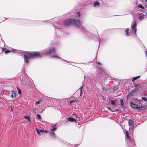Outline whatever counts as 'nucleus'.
Wrapping results in <instances>:
<instances>
[{"label": "nucleus", "mask_w": 147, "mask_h": 147, "mask_svg": "<svg viewBox=\"0 0 147 147\" xmlns=\"http://www.w3.org/2000/svg\"><path fill=\"white\" fill-rule=\"evenodd\" d=\"M76 100H73L70 101L69 102V103H70V105H71V104L73 102H76Z\"/></svg>", "instance_id": "nucleus-42"}, {"label": "nucleus", "mask_w": 147, "mask_h": 147, "mask_svg": "<svg viewBox=\"0 0 147 147\" xmlns=\"http://www.w3.org/2000/svg\"><path fill=\"white\" fill-rule=\"evenodd\" d=\"M128 13L129 14L130 13H131V12L129 11H128Z\"/></svg>", "instance_id": "nucleus-62"}, {"label": "nucleus", "mask_w": 147, "mask_h": 147, "mask_svg": "<svg viewBox=\"0 0 147 147\" xmlns=\"http://www.w3.org/2000/svg\"><path fill=\"white\" fill-rule=\"evenodd\" d=\"M79 90H80V95H81L82 92V86H81L79 88Z\"/></svg>", "instance_id": "nucleus-38"}, {"label": "nucleus", "mask_w": 147, "mask_h": 147, "mask_svg": "<svg viewBox=\"0 0 147 147\" xmlns=\"http://www.w3.org/2000/svg\"><path fill=\"white\" fill-rule=\"evenodd\" d=\"M145 105L142 106H141V110H144L145 109Z\"/></svg>", "instance_id": "nucleus-39"}, {"label": "nucleus", "mask_w": 147, "mask_h": 147, "mask_svg": "<svg viewBox=\"0 0 147 147\" xmlns=\"http://www.w3.org/2000/svg\"><path fill=\"white\" fill-rule=\"evenodd\" d=\"M140 86V85L138 84H136L134 85V87H137L138 86Z\"/></svg>", "instance_id": "nucleus-53"}, {"label": "nucleus", "mask_w": 147, "mask_h": 147, "mask_svg": "<svg viewBox=\"0 0 147 147\" xmlns=\"http://www.w3.org/2000/svg\"><path fill=\"white\" fill-rule=\"evenodd\" d=\"M34 54H30L29 56H28L26 55H24V61L26 63H28L29 62V59L30 58L33 59L36 57H34Z\"/></svg>", "instance_id": "nucleus-3"}, {"label": "nucleus", "mask_w": 147, "mask_h": 147, "mask_svg": "<svg viewBox=\"0 0 147 147\" xmlns=\"http://www.w3.org/2000/svg\"><path fill=\"white\" fill-rule=\"evenodd\" d=\"M113 79V78H112V77H110V79H110V80H112Z\"/></svg>", "instance_id": "nucleus-59"}, {"label": "nucleus", "mask_w": 147, "mask_h": 147, "mask_svg": "<svg viewBox=\"0 0 147 147\" xmlns=\"http://www.w3.org/2000/svg\"><path fill=\"white\" fill-rule=\"evenodd\" d=\"M9 52H10V49H9V50H6L5 52V54H7V53H8Z\"/></svg>", "instance_id": "nucleus-41"}, {"label": "nucleus", "mask_w": 147, "mask_h": 147, "mask_svg": "<svg viewBox=\"0 0 147 147\" xmlns=\"http://www.w3.org/2000/svg\"><path fill=\"white\" fill-rule=\"evenodd\" d=\"M40 52H36L38 53L39 55L38 56H36V58H41L43 55H46L48 54L47 48L41 50Z\"/></svg>", "instance_id": "nucleus-4"}, {"label": "nucleus", "mask_w": 147, "mask_h": 147, "mask_svg": "<svg viewBox=\"0 0 147 147\" xmlns=\"http://www.w3.org/2000/svg\"><path fill=\"white\" fill-rule=\"evenodd\" d=\"M116 111H120L118 109H116Z\"/></svg>", "instance_id": "nucleus-61"}, {"label": "nucleus", "mask_w": 147, "mask_h": 147, "mask_svg": "<svg viewBox=\"0 0 147 147\" xmlns=\"http://www.w3.org/2000/svg\"><path fill=\"white\" fill-rule=\"evenodd\" d=\"M99 68L100 70V74H103L104 73V70L103 68L101 67H99Z\"/></svg>", "instance_id": "nucleus-25"}, {"label": "nucleus", "mask_w": 147, "mask_h": 147, "mask_svg": "<svg viewBox=\"0 0 147 147\" xmlns=\"http://www.w3.org/2000/svg\"><path fill=\"white\" fill-rule=\"evenodd\" d=\"M140 9L139 10H138V11L142 12H144V11L145 10L144 9Z\"/></svg>", "instance_id": "nucleus-48"}, {"label": "nucleus", "mask_w": 147, "mask_h": 147, "mask_svg": "<svg viewBox=\"0 0 147 147\" xmlns=\"http://www.w3.org/2000/svg\"><path fill=\"white\" fill-rule=\"evenodd\" d=\"M26 53L28 55V56H29V55L30 54H34V57H36V56H37L39 55V53L38 52H30L29 51H27L26 52Z\"/></svg>", "instance_id": "nucleus-9"}, {"label": "nucleus", "mask_w": 147, "mask_h": 147, "mask_svg": "<svg viewBox=\"0 0 147 147\" xmlns=\"http://www.w3.org/2000/svg\"><path fill=\"white\" fill-rule=\"evenodd\" d=\"M137 7H138L142 9H144V7L141 4H138L137 5Z\"/></svg>", "instance_id": "nucleus-29"}, {"label": "nucleus", "mask_w": 147, "mask_h": 147, "mask_svg": "<svg viewBox=\"0 0 147 147\" xmlns=\"http://www.w3.org/2000/svg\"><path fill=\"white\" fill-rule=\"evenodd\" d=\"M120 105L122 107H124L125 106L124 104L123 100L122 99H120Z\"/></svg>", "instance_id": "nucleus-21"}, {"label": "nucleus", "mask_w": 147, "mask_h": 147, "mask_svg": "<svg viewBox=\"0 0 147 147\" xmlns=\"http://www.w3.org/2000/svg\"><path fill=\"white\" fill-rule=\"evenodd\" d=\"M72 115L73 116V117H75L77 118L76 119L78 121H80V118L79 116H78L76 114L74 113L72 114Z\"/></svg>", "instance_id": "nucleus-22"}, {"label": "nucleus", "mask_w": 147, "mask_h": 147, "mask_svg": "<svg viewBox=\"0 0 147 147\" xmlns=\"http://www.w3.org/2000/svg\"><path fill=\"white\" fill-rule=\"evenodd\" d=\"M125 132L126 136L127 138L128 139H129L130 138L129 137V133L128 132V131L127 130H125Z\"/></svg>", "instance_id": "nucleus-28"}, {"label": "nucleus", "mask_w": 147, "mask_h": 147, "mask_svg": "<svg viewBox=\"0 0 147 147\" xmlns=\"http://www.w3.org/2000/svg\"><path fill=\"white\" fill-rule=\"evenodd\" d=\"M63 59V60H64V61H66V62H67V63H70V62H69L68 61H67V60H64V59Z\"/></svg>", "instance_id": "nucleus-58"}, {"label": "nucleus", "mask_w": 147, "mask_h": 147, "mask_svg": "<svg viewBox=\"0 0 147 147\" xmlns=\"http://www.w3.org/2000/svg\"><path fill=\"white\" fill-rule=\"evenodd\" d=\"M77 145H74V146H74L75 147H76Z\"/></svg>", "instance_id": "nucleus-64"}, {"label": "nucleus", "mask_w": 147, "mask_h": 147, "mask_svg": "<svg viewBox=\"0 0 147 147\" xmlns=\"http://www.w3.org/2000/svg\"><path fill=\"white\" fill-rule=\"evenodd\" d=\"M133 31L134 32V34L135 35V36H137L136 35V30H134V31Z\"/></svg>", "instance_id": "nucleus-54"}, {"label": "nucleus", "mask_w": 147, "mask_h": 147, "mask_svg": "<svg viewBox=\"0 0 147 147\" xmlns=\"http://www.w3.org/2000/svg\"><path fill=\"white\" fill-rule=\"evenodd\" d=\"M134 122L132 119H130L128 121V125L130 127H129V129H130V130H131L133 131L134 129V125H135Z\"/></svg>", "instance_id": "nucleus-6"}, {"label": "nucleus", "mask_w": 147, "mask_h": 147, "mask_svg": "<svg viewBox=\"0 0 147 147\" xmlns=\"http://www.w3.org/2000/svg\"><path fill=\"white\" fill-rule=\"evenodd\" d=\"M28 122H29V123H31V118H30V119H28Z\"/></svg>", "instance_id": "nucleus-57"}, {"label": "nucleus", "mask_w": 147, "mask_h": 147, "mask_svg": "<svg viewBox=\"0 0 147 147\" xmlns=\"http://www.w3.org/2000/svg\"><path fill=\"white\" fill-rule=\"evenodd\" d=\"M35 130L36 131V132L38 135H40V133H42V131H43L42 129H39L37 128H36L35 129Z\"/></svg>", "instance_id": "nucleus-20"}, {"label": "nucleus", "mask_w": 147, "mask_h": 147, "mask_svg": "<svg viewBox=\"0 0 147 147\" xmlns=\"http://www.w3.org/2000/svg\"><path fill=\"white\" fill-rule=\"evenodd\" d=\"M119 88V87L117 85L114 86L113 88L111 87L109 88L110 89V91L111 92H113L114 91L117 90Z\"/></svg>", "instance_id": "nucleus-12"}, {"label": "nucleus", "mask_w": 147, "mask_h": 147, "mask_svg": "<svg viewBox=\"0 0 147 147\" xmlns=\"http://www.w3.org/2000/svg\"><path fill=\"white\" fill-rule=\"evenodd\" d=\"M73 23H74L76 27L80 29V31L84 35H85L86 37L90 38L91 37V34L88 31H87L84 28L80 25V21L79 20H75L74 18L73 20Z\"/></svg>", "instance_id": "nucleus-1"}, {"label": "nucleus", "mask_w": 147, "mask_h": 147, "mask_svg": "<svg viewBox=\"0 0 147 147\" xmlns=\"http://www.w3.org/2000/svg\"><path fill=\"white\" fill-rule=\"evenodd\" d=\"M110 104L113 107H115L117 105V104L113 100H112L111 101Z\"/></svg>", "instance_id": "nucleus-18"}, {"label": "nucleus", "mask_w": 147, "mask_h": 147, "mask_svg": "<svg viewBox=\"0 0 147 147\" xmlns=\"http://www.w3.org/2000/svg\"><path fill=\"white\" fill-rule=\"evenodd\" d=\"M104 79V76H102V74H100L99 75L95 77L94 80V83H95V82H102Z\"/></svg>", "instance_id": "nucleus-5"}, {"label": "nucleus", "mask_w": 147, "mask_h": 147, "mask_svg": "<svg viewBox=\"0 0 147 147\" xmlns=\"http://www.w3.org/2000/svg\"><path fill=\"white\" fill-rule=\"evenodd\" d=\"M140 95L141 96H144L147 97V94L143 92L142 93H141L140 94Z\"/></svg>", "instance_id": "nucleus-34"}, {"label": "nucleus", "mask_w": 147, "mask_h": 147, "mask_svg": "<svg viewBox=\"0 0 147 147\" xmlns=\"http://www.w3.org/2000/svg\"><path fill=\"white\" fill-rule=\"evenodd\" d=\"M46 98V97L43 96L41 98L40 100H41V102L43 100H45Z\"/></svg>", "instance_id": "nucleus-37"}, {"label": "nucleus", "mask_w": 147, "mask_h": 147, "mask_svg": "<svg viewBox=\"0 0 147 147\" xmlns=\"http://www.w3.org/2000/svg\"><path fill=\"white\" fill-rule=\"evenodd\" d=\"M25 71V67L24 66L23 67L22 69V72L23 73Z\"/></svg>", "instance_id": "nucleus-44"}, {"label": "nucleus", "mask_w": 147, "mask_h": 147, "mask_svg": "<svg viewBox=\"0 0 147 147\" xmlns=\"http://www.w3.org/2000/svg\"><path fill=\"white\" fill-rule=\"evenodd\" d=\"M10 52H12L17 53H20L22 52L20 50H16L12 48H10Z\"/></svg>", "instance_id": "nucleus-11"}, {"label": "nucleus", "mask_w": 147, "mask_h": 147, "mask_svg": "<svg viewBox=\"0 0 147 147\" xmlns=\"http://www.w3.org/2000/svg\"><path fill=\"white\" fill-rule=\"evenodd\" d=\"M129 28H127L125 30V35L126 36H128L129 35Z\"/></svg>", "instance_id": "nucleus-24"}, {"label": "nucleus", "mask_w": 147, "mask_h": 147, "mask_svg": "<svg viewBox=\"0 0 147 147\" xmlns=\"http://www.w3.org/2000/svg\"><path fill=\"white\" fill-rule=\"evenodd\" d=\"M57 129V127H51L50 131H55Z\"/></svg>", "instance_id": "nucleus-35"}, {"label": "nucleus", "mask_w": 147, "mask_h": 147, "mask_svg": "<svg viewBox=\"0 0 147 147\" xmlns=\"http://www.w3.org/2000/svg\"><path fill=\"white\" fill-rule=\"evenodd\" d=\"M140 77V76H137L136 77H133L132 78V81H133L134 80H135L137 79L138 78H139Z\"/></svg>", "instance_id": "nucleus-30"}, {"label": "nucleus", "mask_w": 147, "mask_h": 147, "mask_svg": "<svg viewBox=\"0 0 147 147\" xmlns=\"http://www.w3.org/2000/svg\"><path fill=\"white\" fill-rule=\"evenodd\" d=\"M100 5V4L99 2H98V1H96L94 2V3L93 4V7H95L97 6H98Z\"/></svg>", "instance_id": "nucleus-17"}, {"label": "nucleus", "mask_w": 147, "mask_h": 147, "mask_svg": "<svg viewBox=\"0 0 147 147\" xmlns=\"http://www.w3.org/2000/svg\"><path fill=\"white\" fill-rule=\"evenodd\" d=\"M130 105L133 108H136L137 106H138V104L134 103L132 102H130Z\"/></svg>", "instance_id": "nucleus-19"}, {"label": "nucleus", "mask_w": 147, "mask_h": 147, "mask_svg": "<svg viewBox=\"0 0 147 147\" xmlns=\"http://www.w3.org/2000/svg\"><path fill=\"white\" fill-rule=\"evenodd\" d=\"M7 93H8V95L10 96V95L11 94V91H8L7 92Z\"/></svg>", "instance_id": "nucleus-50"}, {"label": "nucleus", "mask_w": 147, "mask_h": 147, "mask_svg": "<svg viewBox=\"0 0 147 147\" xmlns=\"http://www.w3.org/2000/svg\"><path fill=\"white\" fill-rule=\"evenodd\" d=\"M96 63H98V64H99V65H102V64H101L100 63V62H96Z\"/></svg>", "instance_id": "nucleus-55"}, {"label": "nucleus", "mask_w": 147, "mask_h": 147, "mask_svg": "<svg viewBox=\"0 0 147 147\" xmlns=\"http://www.w3.org/2000/svg\"><path fill=\"white\" fill-rule=\"evenodd\" d=\"M134 92H135L134 91L132 90L129 93H128V95L127 96V100H128L130 96H133L134 95Z\"/></svg>", "instance_id": "nucleus-14"}, {"label": "nucleus", "mask_w": 147, "mask_h": 147, "mask_svg": "<svg viewBox=\"0 0 147 147\" xmlns=\"http://www.w3.org/2000/svg\"><path fill=\"white\" fill-rule=\"evenodd\" d=\"M20 82L21 81L22 83H23V84H24V80H23L22 79L21 80V79H20Z\"/></svg>", "instance_id": "nucleus-49"}, {"label": "nucleus", "mask_w": 147, "mask_h": 147, "mask_svg": "<svg viewBox=\"0 0 147 147\" xmlns=\"http://www.w3.org/2000/svg\"><path fill=\"white\" fill-rule=\"evenodd\" d=\"M138 102H139V103L140 104V102H141V101H142V99H139V100L138 99Z\"/></svg>", "instance_id": "nucleus-52"}, {"label": "nucleus", "mask_w": 147, "mask_h": 147, "mask_svg": "<svg viewBox=\"0 0 147 147\" xmlns=\"http://www.w3.org/2000/svg\"><path fill=\"white\" fill-rule=\"evenodd\" d=\"M18 90V93L20 95L21 94V91L20 89L18 87H17Z\"/></svg>", "instance_id": "nucleus-31"}, {"label": "nucleus", "mask_w": 147, "mask_h": 147, "mask_svg": "<svg viewBox=\"0 0 147 147\" xmlns=\"http://www.w3.org/2000/svg\"><path fill=\"white\" fill-rule=\"evenodd\" d=\"M67 121L71 122H76V120L73 118L71 117L67 118Z\"/></svg>", "instance_id": "nucleus-16"}, {"label": "nucleus", "mask_w": 147, "mask_h": 147, "mask_svg": "<svg viewBox=\"0 0 147 147\" xmlns=\"http://www.w3.org/2000/svg\"><path fill=\"white\" fill-rule=\"evenodd\" d=\"M51 57L52 58L53 57H55L56 58L58 59V58H60L61 59H62V58H61L60 57H59L58 55H52L51 56Z\"/></svg>", "instance_id": "nucleus-27"}, {"label": "nucleus", "mask_w": 147, "mask_h": 147, "mask_svg": "<svg viewBox=\"0 0 147 147\" xmlns=\"http://www.w3.org/2000/svg\"><path fill=\"white\" fill-rule=\"evenodd\" d=\"M47 49L48 54H51L52 53H54V52L56 51V49L53 47H52V48L50 47H48L47 48Z\"/></svg>", "instance_id": "nucleus-8"}, {"label": "nucleus", "mask_w": 147, "mask_h": 147, "mask_svg": "<svg viewBox=\"0 0 147 147\" xmlns=\"http://www.w3.org/2000/svg\"><path fill=\"white\" fill-rule=\"evenodd\" d=\"M93 37L95 40L96 41H98L99 45L102 43V40L101 39H100V37H99L96 36L94 35Z\"/></svg>", "instance_id": "nucleus-10"}, {"label": "nucleus", "mask_w": 147, "mask_h": 147, "mask_svg": "<svg viewBox=\"0 0 147 147\" xmlns=\"http://www.w3.org/2000/svg\"><path fill=\"white\" fill-rule=\"evenodd\" d=\"M145 52H146V57H147V51H146Z\"/></svg>", "instance_id": "nucleus-63"}, {"label": "nucleus", "mask_w": 147, "mask_h": 147, "mask_svg": "<svg viewBox=\"0 0 147 147\" xmlns=\"http://www.w3.org/2000/svg\"><path fill=\"white\" fill-rule=\"evenodd\" d=\"M77 14L78 16H80V14L79 12H77Z\"/></svg>", "instance_id": "nucleus-51"}, {"label": "nucleus", "mask_w": 147, "mask_h": 147, "mask_svg": "<svg viewBox=\"0 0 147 147\" xmlns=\"http://www.w3.org/2000/svg\"><path fill=\"white\" fill-rule=\"evenodd\" d=\"M49 134L51 137L53 139H55L56 138V135L54 131H50Z\"/></svg>", "instance_id": "nucleus-13"}, {"label": "nucleus", "mask_w": 147, "mask_h": 147, "mask_svg": "<svg viewBox=\"0 0 147 147\" xmlns=\"http://www.w3.org/2000/svg\"><path fill=\"white\" fill-rule=\"evenodd\" d=\"M74 18H69L66 19L64 21L63 25L65 27H68L73 23Z\"/></svg>", "instance_id": "nucleus-2"}, {"label": "nucleus", "mask_w": 147, "mask_h": 147, "mask_svg": "<svg viewBox=\"0 0 147 147\" xmlns=\"http://www.w3.org/2000/svg\"><path fill=\"white\" fill-rule=\"evenodd\" d=\"M61 44L60 43H58V45H56L57 46H59Z\"/></svg>", "instance_id": "nucleus-60"}, {"label": "nucleus", "mask_w": 147, "mask_h": 147, "mask_svg": "<svg viewBox=\"0 0 147 147\" xmlns=\"http://www.w3.org/2000/svg\"><path fill=\"white\" fill-rule=\"evenodd\" d=\"M136 109L137 110H141V106H138H138H137Z\"/></svg>", "instance_id": "nucleus-40"}, {"label": "nucleus", "mask_w": 147, "mask_h": 147, "mask_svg": "<svg viewBox=\"0 0 147 147\" xmlns=\"http://www.w3.org/2000/svg\"><path fill=\"white\" fill-rule=\"evenodd\" d=\"M41 102V100H38V101H36L35 102V104H38L40 103V102Z\"/></svg>", "instance_id": "nucleus-47"}, {"label": "nucleus", "mask_w": 147, "mask_h": 147, "mask_svg": "<svg viewBox=\"0 0 147 147\" xmlns=\"http://www.w3.org/2000/svg\"><path fill=\"white\" fill-rule=\"evenodd\" d=\"M136 22V20H134L132 22L131 27V29L132 30V31L137 30L136 28V27L137 26Z\"/></svg>", "instance_id": "nucleus-7"}, {"label": "nucleus", "mask_w": 147, "mask_h": 147, "mask_svg": "<svg viewBox=\"0 0 147 147\" xmlns=\"http://www.w3.org/2000/svg\"><path fill=\"white\" fill-rule=\"evenodd\" d=\"M42 130H43V131H42V133L44 132L46 133H47L49 132L47 130H45L42 129Z\"/></svg>", "instance_id": "nucleus-43"}, {"label": "nucleus", "mask_w": 147, "mask_h": 147, "mask_svg": "<svg viewBox=\"0 0 147 147\" xmlns=\"http://www.w3.org/2000/svg\"><path fill=\"white\" fill-rule=\"evenodd\" d=\"M145 16V15L144 14H142V15L138 17V19H139V20L140 21L141 20V19H144L145 18L144 17Z\"/></svg>", "instance_id": "nucleus-26"}, {"label": "nucleus", "mask_w": 147, "mask_h": 147, "mask_svg": "<svg viewBox=\"0 0 147 147\" xmlns=\"http://www.w3.org/2000/svg\"><path fill=\"white\" fill-rule=\"evenodd\" d=\"M11 94L10 95V96L12 98H14L15 97V98L16 96V93L14 91H11Z\"/></svg>", "instance_id": "nucleus-15"}, {"label": "nucleus", "mask_w": 147, "mask_h": 147, "mask_svg": "<svg viewBox=\"0 0 147 147\" xmlns=\"http://www.w3.org/2000/svg\"><path fill=\"white\" fill-rule=\"evenodd\" d=\"M36 118L37 119V120H39L41 119V116L40 115V113L37 114L36 116Z\"/></svg>", "instance_id": "nucleus-23"}, {"label": "nucleus", "mask_w": 147, "mask_h": 147, "mask_svg": "<svg viewBox=\"0 0 147 147\" xmlns=\"http://www.w3.org/2000/svg\"><path fill=\"white\" fill-rule=\"evenodd\" d=\"M24 117V118L25 119H27V120L30 118V116H29V115H26V116H25Z\"/></svg>", "instance_id": "nucleus-33"}, {"label": "nucleus", "mask_w": 147, "mask_h": 147, "mask_svg": "<svg viewBox=\"0 0 147 147\" xmlns=\"http://www.w3.org/2000/svg\"><path fill=\"white\" fill-rule=\"evenodd\" d=\"M57 123H55L54 124H53L52 126L51 127H55L57 125Z\"/></svg>", "instance_id": "nucleus-46"}, {"label": "nucleus", "mask_w": 147, "mask_h": 147, "mask_svg": "<svg viewBox=\"0 0 147 147\" xmlns=\"http://www.w3.org/2000/svg\"><path fill=\"white\" fill-rule=\"evenodd\" d=\"M135 37H136V38L137 40H139L140 39L139 37H138V36H136Z\"/></svg>", "instance_id": "nucleus-56"}, {"label": "nucleus", "mask_w": 147, "mask_h": 147, "mask_svg": "<svg viewBox=\"0 0 147 147\" xmlns=\"http://www.w3.org/2000/svg\"><path fill=\"white\" fill-rule=\"evenodd\" d=\"M141 99L142 100L146 102V101H147V97H142Z\"/></svg>", "instance_id": "nucleus-32"}, {"label": "nucleus", "mask_w": 147, "mask_h": 147, "mask_svg": "<svg viewBox=\"0 0 147 147\" xmlns=\"http://www.w3.org/2000/svg\"><path fill=\"white\" fill-rule=\"evenodd\" d=\"M132 100H133L135 101L136 103H137L138 102V99L134 97L133 98Z\"/></svg>", "instance_id": "nucleus-36"}, {"label": "nucleus", "mask_w": 147, "mask_h": 147, "mask_svg": "<svg viewBox=\"0 0 147 147\" xmlns=\"http://www.w3.org/2000/svg\"><path fill=\"white\" fill-rule=\"evenodd\" d=\"M135 89H133V90L134 91V92H135V91H136V90H137L138 89V88H139V87H135Z\"/></svg>", "instance_id": "nucleus-45"}]
</instances>
